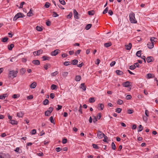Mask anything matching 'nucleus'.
Returning <instances> with one entry per match:
<instances>
[{"instance_id":"obj_1","label":"nucleus","mask_w":158,"mask_h":158,"mask_svg":"<svg viewBox=\"0 0 158 158\" xmlns=\"http://www.w3.org/2000/svg\"><path fill=\"white\" fill-rule=\"evenodd\" d=\"M18 72V70L17 69H16L15 71L14 70L10 71L9 73V77L12 78L16 77Z\"/></svg>"},{"instance_id":"obj_2","label":"nucleus","mask_w":158,"mask_h":158,"mask_svg":"<svg viewBox=\"0 0 158 158\" xmlns=\"http://www.w3.org/2000/svg\"><path fill=\"white\" fill-rule=\"evenodd\" d=\"M129 18V20L131 23H135L137 22L135 18V15L134 13L131 12L130 14Z\"/></svg>"},{"instance_id":"obj_3","label":"nucleus","mask_w":158,"mask_h":158,"mask_svg":"<svg viewBox=\"0 0 158 158\" xmlns=\"http://www.w3.org/2000/svg\"><path fill=\"white\" fill-rule=\"evenodd\" d=\"M23 14L20 12L16 14L14 17L13 18V20L14 21H16L17 19L20 18H22L23 17Z\"/></svg>"},{"instance_id":"obj_4","label":"nucleus","mask_w":158,"mask_h":158,"mask_svg":"<svg viewBox=\"0 0 158 158\" xmlns=\"http://www.w3.org/2000/svg\"><path fill=\"white\" fill-rule=\"evenodd\" d=\"M105 135L101 131H98L97 132V135L99 139H101Z\"/></svg>"},{"instance_id":"obj_5","label":"nucleus","mask_w":158,"mask_h":158,"mask_svg":"<svg viewBox=\"0 0 158 158\" xmlns=\"http://www.w3.org/2000/svg\"><path fill=\"white\" fill-rule=\"evenodd\" d=\"M59 49H56L51 52V55L52 56H56L60 52Z\"/></svg>"},{"instance_id":"obj_6","label":"nucleus","mask_w":158,"mask_h":158,"mask_svg":"<svg viewBox=\"0 0 158 158\" xmlns=\"http://www.w3.org/2000/svg\"><path fill=\"white\" fill-rule=\"evenodd\" d=\"M73 14L74 15V17L76 19H79V15L77 11V10H73Z\"/></svg>"},{"instance_id":"obj_7","label":"nucleus","mask_w":158,"mask_h":158,"mask_svg":"<svg viewBox=\"0 0 158 158\" xmlns=\"http://www.w3.org/2000/svg\"><path fill=\"white\" fill-rule=\"evenodd\" d=\"M24 113L23 111H21L19 112H17V116L19 118H22L23 115Z\"/></svg>"},{"instance_id":"obj_8","label":"nucleus","mask_w":158,"mask_h":158,"mask_svg":"<svg viewBox=\"0 0 158 158\" xmlns=\"http://www.w3.org/2000/svg\"><path fill=\"white\" fill-rule=\"evenodd\" d=\"M36 83L35 82H34L29 85V87L31 89H34L36 87Z\"/></svg>"},{"instance_id":"obj_9","label":"nucleus","mask_w":158,"mask_h":158,"mask_svg":"<svg viewBox=\"0 0 158 158\" xmlns=\"http://www.w3.org/2000/svg\"><path fill=\"white\" fill-rule=\"evenodd\" d=\"M8 94H3L2 95H0V99L3 100L5 98L8 96Z\"/></svg>"},{"instance_id":"obj_10","label":"nucleus","mask_w":158,"mask_h":158,"mask_svg":"<svg viewBox=\"0 0 158 158\" xmlns=\"http://www.w3.org/2000/svg\"><path fill=\"white\" fill-rule=\"evenodd\" d=\"M43 52V51L42 49H40L37 51L34 52L35 53H36V55H39L42 54Z\"/></svg>"},{"instance_id":"obj_11","label":"nucleus","mask_w":158,"mask_h":158,"mask_svg":"<svg viewBox=\"0 0 158 158\" xmlns=\"http://www.w3.org/2000/svg\"><path fill=\"white\" fill-rule=\"evenodd\" d=\"M80 88L82 89L84 91H85L86 90V86L85 85V83H82L81 84Z\"/></svg>"},{"instance_id":"obj_12","label":"nucleus","mask_w":158,"mask_h":158,"mask_svg":"<svg viewBox=\"0 0 158 158\" xmlns=\"http://www.w3.org/2000/svg\"><path fill=\"white\" fill-rule=\"evenodd\" d=\"M146 60L148 63L150 62L153 61V57L152 56L148 57H147Z\"/></svg>"},{"instance_id":"obj_13","label":"nucleus","mask_w":158,"mask_h":158,"mask_svg":"<svg viewBox=\"0 0 158 158\" xmlns=\"http://www.w3.org/2000/svg\"><path fill=\"white\" fill-rule=\"evenodd\" d=\"M10 123L12 125H17L18 123V122L16 120H11L10 121Z\"/></svg>"},{"instance_id":"obj_14","label":"nucleus","mask_w":158,"mask_h":158,"mask_svg":"<svg viewBox=\"0 0 158 158\" xmlns=\"http://www.w3.org/2000/svg\"><path fill=\"white\" fill-rule=\"evenodd\" d=\"M130 83V82L129 81H127L124 83L123 84V85L125 87H127L129 86Z\"/></svg>"},{"instance_id":"obj_15","label":"nucleus","mask_w":158,"mask_h":158,"mask_svg":"<svg viewBox=\"0 0 158 158\" xmlns=\"http://www.w3.org/2000/svg\"><path fill=\"white\" fill-rule=\"evenodd\" d=\"M32 63L36 65H39L40 64V62L38 60H34L32 61Z\"/></svg>"},{"instance_id":"obj_16","label":"nucleus","mask_w":158,"mask_h":158,"mask_svg":"<svg viewBox=\"0 0 158 158\" xmlns=\"http://www.w3.org/2000/svg\"><path fill=\"white\" fill-rule=\"evenodd\" d=\"M147 45L149 48H152L154 47V44L152 43H149L147 44Z\"/></svg>"},{"instance_id":"obj_17","label":"nucleus","mask_w":158,"mask_h":158,"mask_svg":"<svg viewBox=\"0 0 158 158\" xmlns=\"http://www.w3.org/2000/svg\"><path fill=\"white\" fill-rule=\"evenodd\" d=\"M132 46V44L131 43H129L128 45H126L125 46L127 50H130Z\"/></svg>"},{"instance_id":"obj_18","label":"nucleus","mask_w":158,"mask_h":158,"mask_svg":"<svg viewBox=\"0 0 158 158\" xmlns=\"http://www.w3.org/2000/svg\"><path fill=\"white\" fill-rule=\"evenodd\" d=\"M104 108V106L103 104L101 103L98 104V109L100 110H102Z\"/></svg>"},{"instance_id":"obj_19","label":"nucleus","mask_w":158,"mask_h":158,"mask_svg":"<svg viewBox=\"0 0 158 158\" xmlns=\"http://www.w3.org/2000/svg\"><path fill=\"white\" fill-rule=\"evenodd\" d=\"M33 14L32 13V9H31L29 11L27 14V16L30 17L32 16Z\"/></svg>"},{"instance_id":"obj_20","label":"nucleus","mask_w":158,"mask_h":158,"mask_svg":"<svg viewBox=\"0 0 158 158\" xmlns=\"http://www.w3.org/2000/svg\"><path fill=\"white\" fill-rule=\"evenodd\" d=\"M115 72L118 75H122L123 74V73L122 71L119 70H117Z\"/></svg>"},{"instance_id":"obj_21","label":"nucleus","mask_w":158,"mask_h":158,"mask_svg":"<svg viewBox=\"0 0 158 158\" xmlns=\"http://www.w3.org/2000/svg\"><path fill=\"white\" fill-rule=\"evenodd\" d=\"M3 156L4 158H10V156L8 153H4L3 154Z\"/></svg>"},{"instance_id":"obj_22","label":"nucleus","mask_w":158,"mask_h":158,"mask_svg":"<svg viewBox=\"0 0 158 158\" xmlns=\"http://www.w3.org/2000/svg\"><path fill=\"white\" fill-rule=\"evenodd\" d=\"M81 78V77L80 76L77 75L75 77V80L77 81H80Z\"/></svg>"},{"instance_id":"obj_23","label":"nucleus","mask_w":158,"mask_h":158,"mask_svg":"<svg viewBox=\"0 0 158 158\" xmlns=\"http://www.w3.org/2000/svg\"><path fill=\"white\" fill-rule=\"evenodd\" d=\"M68 74V73L67 72H63L62 73V76L64 77H66L67 76Z\"/></svg>"},{"instance_id":"obj_24","label":"nucleus","mask_w":158,"mask_h":158,"mask_svg":"<svg viewBox=\"0 0 158 158\" xmlns=\"http://www.w3.org/2000/svg\"><path fill=\"white\" fill-rule=\"evenodd\" d=\"M78 61L77 60L74 59L72 61L71 64L73 65H76L77 64Z\"/></svg>"},{"instance_id":"obj_25","label":"nucleus","mask_w":158,"mask_h":158,"mask_svg":"<svg viewBox=\"0 0 158 158\" xmlns=\"http://www.w3.org/2000/svg\"><path fill=\"white\" fill-rule=\"evenodd\" d=\"M112 44L111 42L106 43L104 44V46L106 48H108Z\"/></svg>"},{"instance_id":"obj_26","label":"nucleus","mask_w":158,"mask_h":158,"mask_svg":"<svg viewBox=\"0 0 158 158\" xmlns=\"http://www.w3.org/2000/svg\"><path fill=\"white\" fill-rule=\"evenodd\" d=\"M50 67V64H47L44 65V69L46 70H47L48 68V67Z\"/></svg>"},{"instance_id":"obj_27","label":"nucleus","mask_w":158,"mask_h":158,"mask_svg":"<svg viewBox=\"0 0 158 158\" xmlns=\"http://www.w3.org/2000/svg\"><path fill=\"white\" fill-rule=\"evenodd\" d=\"M43 60H49L50 57L47 56H44L42 57Z\"/></svg>"},{"instance_id":"obj_28","label":"nucleus","mask_w":158,"mask_h":158,"mask_svg":"<svg viewBox=\"0 0 158 158\" xmlns=\"http://www.w3.org/2000/svg\"><path fill=\"white\" fill-rule=\"evenodd\" d=\"M148 116H145L144 115L143 116V120L146 123L148 120Z\"/></svg>"},{"instance_id":"obj_29","label":"nucleus","mask_w":158,"mask_h":158,"mask_svg":"<svg viewBox=\"0 0 158 158\" xmlns=\"http://www.w3.org/2000/svg\"><path fill=\"white\" fill-rule=\"evenodd\" d=\"M143 129V127L141 125H140L139 127L138 128V132L141 131Z\"/></svg>"},{"instance_id":"obj_30","label":"nucleus","mask_w":158,"mask_h":158,"mask_svg":"<svg viewBox=\"0 0 158 158\" xmlns=\"http://www.w3.org/2000/svg\"><path fill=\"white\" fill-rule=\"evenodd\" d=\"M92 26V25L91 24H88L86 26V27H85V29L86 30H88L89 29L91 28Z\"/></svg>"},{"instance_id":"obj_31","label":"nucleus","mask_w":158,"mask_h":158,"mask_svg":"<svg viewBox=\"0 0 158 158\" xmlns=\"http://www.w3.org/2000/svg\"><path fill=\"white\" fill-rule=\"evenodd\" d=\"M88 13L89 15H93L94 14V11L93 10L89 11H88Z\"/></svg>"},{"instance_id":"obj_32","label":"nucleus","mask_w":158,"mask_h":158,"mask_svg":"<svg viewBox=\"0 0 158 158\" xmlns=\"http://www.w3.org/2000/svg\"><path fill=\"white\" fill-rule=\"evenodd\" d=\"M71 64V63L70 61H65L64 63V64L65 66H68Z\"/></svg>"},{"instance_id":"obj_33","label":"nucleus","mask_w":158,"mask_h":158,"mask_svg":"<svg viewBox=\"0 0 158 158\" xmlns=\"http://www.w3.org/2000/svg\"><path fill=\"white\" fill-rule=\"evenodd\" d=\"M25 72L26 70L24 68H22L20 70V73L22 75L24 74L25 73Z\"/></svg>"},{"instance_id":"obj_34","label":"nucleus","mask_w":158,"mask_h":158,"mask_svg":"<svg viewBox=\"0 0 158 158\" xmlns=\"http://www.w3.org/2000/svg\"><path fill=\"white\" fill-rule=\"evenodd\" d=\"M14 47V45L13 44H11L8 46V48L9 50H11Z\"/></svg>"},{"instance_id":"obj_35","label":"nucleus","mask_w":158,"mask_h":158,"mask_svg":"<svg viewBox=\"0 0 158 158\" xmlns=\"http://www.w3.org/2000/svg\"><path fill=\"white\" fill-rule=\"evenodd\" d=\"M58 74V72L57 71H56L54 72V73H51V75L52 77H54L56 76V75H57Z\"/></svg>"},{"instance_id":"obj_36","label":"nucleus","mask_w":158,"mask_h":158,"mask_svg":"<svg viewBox=\"0 0 158 158\" xmlns=\"http://www.w3.org/2000/svg\"><path fill=\"white\" fill-rule=\"evenodd\" d=\"M117 103L118 104L122 105L123 103V101L122 100L119 99L117 101Z\"/></svg>"},{"instance_id":"obj_37","label":"nucleus","mask_w":158,"mask_h":158,"mask_svg":"<svg viewBox=\"0 0 158 158\" xmlns=\"http://www.w3.org/2000/svg\"><path fill=\"white\" fill-rule=\"evenodd\" d=\"M141 51L139 50L136 53V56L139 57H140L141 56Z\"/></svg>"},{"instance_id":"obj_38","label":"nucleus","mask_w":158,"mask_h":158,"mask_svg":"<svg viewBox=\"0 0 158 158\" xmlns=\"http://www.w3.org/2000/svg\"><path fill=\"white\" fill-rule=\"evenodd\" d=\"M155 39L156 40L157 38L155 37H151L150 38V40L151 43L154 44V43L155 42Z\"/></svg>"},{"instance_id":"obj_39","label":"nucleus","mask_w":158,"mask_h":158,"mask_svg":"<svg viewBox=\"0 0 158 158\" xmlns=\"http://www.w3.org/2000/svg\"><path fill=\"white\" fill-rule=\"evenodd\" d=\"M8 40V38L7 37H4L2 39V41L3 42H6Z\"/></svg>"},{"instance_id":"obj_40","label":"nucleus","mask_w":158,"mask_h":158,"mask_svg":"<svg viewBox=\"0 0 158 158\" xmlns=\"http://www.w3.org/2000/svg\"><path fill=\"white\" fill-rule=\"evenodd\" d=\"M36 30L38 31H42V28L41 27L37 26L36 27Z\"/></svg>"},{"instance_id":"obj_41","label":"nucleus","mask_w":158,"mask_h":158,"mask_svg":"<svg viewBox=\"0 0 158 158\" xmlns=\"http://www.w3.org/2000/svg\"><path fill=\"white\" fill-rule=\"evenodd\" d=\"M49 101L47 99H45L43 102V103L44 105H46L48 104Z\"/></svg>"},{"instance_id":"obj_42","label":"nucleus","mask_w":158,"mask_h":158,"mask_svg":"<svg viewBox=\"0 0 158 158\" xmlns=\"http://www.w3.org/2000/svg\"><path fill=\"white\" fill-rule=\"evenodd\" d=\"M111 148L114 150H115L116 149V146L114 142H112L111 143Z\"/></svg>"},{"instance_id":"obj_43","label":"nucleus","mask_w":158,"mask_h":158,"mask_svg":"<svg viewBox=\"0 0 158 158\" xmlns=\"http://www.w3.org/2000/svg\"><path fill=\"white\" fill-rule=\"evenodd\" d=\"M57 88V86L54 84L52 85H51V89L52 90H54L56 89Z\"/></svg>"},{"instance_id":"obj_44","label":"nucleus","mask_w":158,"mask_h":158,"mask_svg":"<svg viewBox=\"0 0 158 158\" xmlns=\"http://www.w3.org/2000/svg\"><path fill=\"white\" fill-rule=\"evenodd\" d=\"M103 138L104 139L103 140V141L105 142H106L107 143V140L108 139V137L106 136L105 135L104 136H103Z\"/></svg>"},{"instance_id":"obj_45","label":"nucleus","mask_w":158,"mask_h":158,"mask_svg":"<svg viewBox=\"0 0 158 158\" xmlns=\"http://www.w3.org/2000/svg\"><path fill=\"white\" fill-rule=\"evenodd\" d=\"M51 113H50L49 111L48 110L46 111L45 112V115L46 116H49Z\"/></svg>"},{"instance_id":"obj_46","label":"nucleus","mask_w":158,"mask_h":158,"mask_svg":"<svg viewBox=\"0 0 158 158\" xmlns=\"http://www.w3.org/2000/svg\"><path fill=\"white\" fill-rule=\"evenodd\" d=\"M89 101L90 102L92 103L95 102L94 98H91L89 99Z\"/></svg>"},{"instance_id":"obj_47","label":"nucleus","mask_w":158,"mask_h":158,"mask_svg":"<svg viewBox=\"0 0 158 158\" xmlns=\"http://www.w3.org/2000/svg\"><path fill=\"white\" fill-rule=\"evenodd\" d=\"M20 149L19 148L17 147L15 149V150L14 151L16 152H18L19 153H20L21 152H21H19Z\"/></svg>"},{"instance_id":"obj_48","label":"nucleus","mask_w":158,"mask_h":158,"mask_svg":"<svg viewBox=\"0 0 158 158\" xmlns=\"http://www.w3.org/2000/svg\"><path fill=\"white\" fill-rule=\"evenodd\" d=\"M59 15L56 13L55 11L53 12L52 16L54 17H56L58 16Z\"/></svg>"},{"instance_id":"obj_49","label":"nucleus","mask_w":158,"mask_h":158,"mask_svg":"<svg viewBox=\"0 0 158 158\" xmlns=\"http://www.w3.org/2000/svg\"><path fill=\"white\" fill-rule=\"evenodd\" d=\"M50 5V4L48 2H46L44 5L45 7L46 8H48Z\"/></svg>"},{"instance_id":"obj_50","label":"nucleus","mask_w":158,"mask_h":158,"mask_svg":"<svg viewBox=\"0 0 158 158\" xmlns=\"http://www.w3.org/2000/svg\"><path fill=\"white\" fill-rule=\"evenodd\" d=\"M92 146L94 148L96 149H98L99 148V147L97 144H93L92 145Z\"/></svg>"},{"instance_id":"obj_51","label":"nucleus","mask_w":158,"mask_h":158,"mask_svg":"<svg viewBox=\"0 0 158 158\" xmlns=\"http://www.w3.org/2000/svg\"><path fill=\"white\" fill-rule=\"evenodd\" d=\"M60 3L63 5H64L66 3L64 0H59Z\"/></svg>"},{"instance_id":"obj_52","label":"nucleus","mask_w":158,"mask_h":158,"mask_svg":"<svg viewBox=\"0 0 158 158\" xmlns=\"http://www.w3.org/2000/svg\"><path fill=\"white\" fill-rule=\"evenodd\" d=\"M152 77V75L151 73H148L147 75V78H150Z\"/></svg>"},{"instance_id":"obj_53","label":"nucleus","mask_w":158,"mask_h":158,"mask_svg":"<svg viewBox=\"0 0 158 158\" xmlns=\"http://www.w3.org/2000/svg\"><path fill=\"white\" fill-rule=\"evenodd\" d=\"M122 111V109L121 108H117L116 109V112L118 113H120Z\"/></svg>"},{"instance_id":"obj_54","label":"nucleus","mask_w":158,"mask_h":158,"mask_svg":"<svg viewBox=\"0 0 158 158\" xmlns=\"http://www.w3.org/2000/svg\"><path fill=\"white\" fill-rule=\"evenodd\" d=\"M108 10V7H107L104 10V11L103 12V14H106V13L107 12Z\"/></svg>"},{"instance_id":"obj_55","label":"nucleus","mask_w":158,"mask_h":158,"mask_svg":"<svg viewBox=\"0 0 158 158\" xmlns=\"http://www.w3.org/2000/svg\"><path fill=\"white\" fill-rule=\"evenodd\" d=\"M25 2H21V3L20 4V6L19 7V8H22L23 7V6L25 4Z\"/></svg>"},{"instance_id":"obj_56","label":"nucleus","mask_w":158,"mask_h":158,"mask_svg":"<svg viewBox=\"0 0 158 158\" xmlns=\"http://www.w3.org/2000/svg\"><path fill=\"white\" fill-rule=\"evenodd\" d=\"M36 130L33 129L31 131V134L32 135H35V133H36Z\"/></svg>"},{"instance_id":"obj_57","label":"nucleus","mask_w":158,"mask_h":158,"mask_svg":"<svg viewBox=\"0 0 158 158\" xmlns=\"http://www.w3.org/2000/svg\"><path fill=\"white\" fill-rule=\"evenodd\" d=\"M92 117L93 118V123H95L97 121V118H96V116H93Z\"/></svg>"},{"instance_id":"obj_58","label":"nucleus","mask_w":158,"mask_h":158,"mask_svg":"<svg viewBox=\"0 0 158 158\" xmlns=\"http://www.w3.org/2000/svg\"><path fill=\"white\" fill-rule=\"evenodd\" d=\"M149 111L147 110H145V114L146 115V116L148 117L149 116Z\"/></svg>"},{"instance_id":"obj_59","label":"nucleus","mask_w":158,"mask_h":158,"mask_svg":"<svg viewBox=\"0 0 158 158\" xmlns=\"http://www.w3.org/2000/svg\"><path fill=\"white\" fill-rule=\"evenodd\" d=\"M49 120L52 123H53L54 124V121L53 120V118L52 116L51 117L49 118Z\"/></svg>"},{"instance_id":"obj_60","label":"nucleus","mask_w":158,"mask_h":158,"mask_svg":"<svg viewBox=\"0 0 158 158\" xmlns=\"http://www.w3.org/2000/svg\"><path fill=\"white\" fill-rule=\"evenodd\" d=\"M37 155L40 156H42L44 155V154L42 152H40V153H37Z\"/></svg>"},{"instance_id":"obj_61","label":"nucleus","mask_w":158,"mask_h":158,"mask_svg":"<svg viewBox=\"0 0 158 158\" xmlns=\"http://www.w3.org/2000/svg\"><path fill=\"white\" fill-rule=\"evenodd\" d=\"M67 142V139H64L62 140V143L63 144H65Z\"/></svg>"},{"instance_id":"obj_62","label":"nucleus","mask_w":158,"mask_h":158,"mask_svg":"<svg viewBox=\"0 0 158 158\" xmlns=\"http://www.w3.org/2000/svg\"><path fill=\"white\" fill-rule=\"evenodd\" d=\"M55 97V94L53 93H51L50 94V97L52 99H53Z\"/></svg>"},{"instance_id":"obj_63","label":"nucleus","mask_w":158,"mask_h":158,"mask_svg":"<svg viewBox=\"0 0 158 158\" xmlns=\"http://www.w3.org/2000/svg\"><path fill=\"white\" fill-rule=\"evenodd\" d=\"M131 96L130 95H127L126 97V98L127 100L130 99L131 98Z\"/></svg>"},{"instance_id":"obj_64","label":"nucleus","mask_w":158,"mask_h":158,"mask_svg":"<svg viewBox=\"0 0 158 158\" xmlns=\"http://www.w3.org/2000/svg\"><path fill=\"white\" fill-rule=\"evenodd\" d=\"M101 117V115L100 113H98L97 116V118L99 119Z\"/></svg>"}]
</instances>
